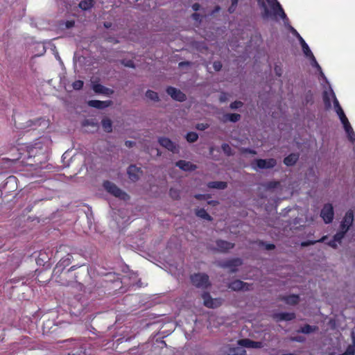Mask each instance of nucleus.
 Returning <instances> with one entry per match:
<instances>
[{
	"mask_svg": "<svg viewBox=\"0 0 355 355\" xmlns=\"http://www.w3.org/2000/svg\"><path fill=\"white\" fill-rule=\"evenodd\" d=\"M258 3L261 8L263 18L279 16L284 20V25L288 30L298 40L300 39L301 36L297 31L289 24L286 15L277 0H258Z\"/></svg>",
	"mask_w": 355,
	"mask_h": 355,
	"instance_id": "1",
	"label": "nucleus"
},
{
	"mask_svg": "<svg viewBox=\"0 0 355 355\" xmlns=\"http://www.w3.org/2000/svg\"><path fill=\"white\" fill-rule=\"evenodd\" d=\"M50 140L47 137L40 138L31 147L28 153L30 156L35 157L37 155H45L50 144Z\"/></svg>",
	"mask_w": 355,
	"mask_h": 355,
	"instance_id": "2",
	"label": "nucleus"
},
{
	"mask_svg": "<svg viewBox=\"0 0 355 355\" xmlns=\"http://www.w3.org/2000/svg\"><path fill=\"white\" fill-rule=\"evenodd\" d=\"M277 161L273 158L257 159L252 162L251 166L254 170L257 171L258 169H270L275 167Z\"/></svg>",
	"mask_w": 355,
	"mask_h": 355,
	"instance_id": "3",
	"label": "nucleus"
},
{
	"mask_svg": "<svg viewBox=\"0 0 355 355\" xmlns=\"http://www.w3.org/2000/svg\"><path fill=\"white\" fill-rule=\"evenodd\" d=\"M103 187L107 192L112 194L115 197H117L124 200L128 198V195L125 192H123L117 186H116L114 183L111 182H105L103 184Z\"/></svg>",
	"mask_w": 355,
	"mask_h": 355,
	"instance_id": "4",
	"label": "nucleus"
},
{
	"mask_svg": "<svg viewBox=\"0 0 355 355\" xmlns=\"http://www.w3.org/2000/svg\"><path fill=\"white\" fill-rule=\"evenodd\" d=\"M193 284L200 288H206L209 286V277L205 274H195L191 277Z\"/></svg>",
	"mask_w": 355,
	"mask_h": 355,
	"instance_id": "5",
	"label": "nucleus"
},
{
	"mask_svg": "<svg viewBox=\"0 0 355 355\" xmlns=\"http://www.w3.org/2000/svg\"><path fill=\"white\" fill-rule=\"evenodd\" d=\"M320 216L327 224L332 222L334 216V211L331 204L327 203L324 205L320 212Z\"/></svg>",
	"mask_w": 355,
	"mask_h": 355,
	"instance_id": "6",
	"label": "nucleus"
},
{
	"mask_svg": "<svg viewBox=\"0 0 355 355\" xmlns=\"http://www.w3.org/2000/svg\"><path fill=\"white\" fill-rule=\"evenodd\" d=\"M203 304L207 308L214 309L222 304L223 300L220 298H212L207 293L202 295Z\"/></svg>",
	"mask_w": 355,
	"mask_h": 355,
	"instance_id": "7",
	"label": "nucleus"
},
{
	"mask_svg": "<svg viewBox=\"0 0 355 355\" xmlns=\"http://www.w3.org/2000/svg\"><path fill=\"white\" fill-rule=\"evenodd\" d=\"M335 98H336L335 93L329 86V90H324L322 93V99L326 110L331 108V99L334 103Z\"/></svg>",
	"mask_w": 355,
	"mask_h": 355,
	"instance_id": "8",
	"label": "nucleus"
},
{
	"mask_svg": "<svg viewBox=\"0 0 355 355\" xmlns=\"http://www.w3.org/2000/svg\"><path fill=\"white\" fill-rule=\"evenodd\" d=\"M354 221V213L352 210L347 211L341 221L340 227L347 232Z\"/></svg>",
	"mask_w": 355,
	"mask_h": 355,
	"instance_id": "9",
	"label": "nucleus"
},
{
	"mask_svg": "<svg viewBox=\"0 0 355 355\" xmlns=\"http://www.w3.org/2000/svg\"><path fill=\"white\" fill-rule=\"evenodd\" d=\"M49 125V121L44 119H39L36 121H28L26 122V125L24 127L26 128H32L33 129L36 128L37 126H42L41 129L46 128Z\"/></svg>",
	"mask_w": 355,
	"mask_h": 355,
	"instance_id": "10",
	"label": "nucleus"
},
{
	"mask_svg": "<svg viewBox=\"0 0 355 355\" xmlns=\"http://www.w3.org/2000/svg\"><path fill=\"white\" fill-rule=\"evenodd\" d=\"M238 344L241 347L252 349L261 348L263 346L261 342L253 341L248 338L239 340Z\"/></svg>",
	"mask_w": 355,
	"mask_h": 355,
	"instance_id": "11",
	"label": "nucleus"
},
{
	"mask_svg": "<svg viewBox=\"0 0 355 355\" xmlns=\"http://www.w3.org/2000/svg\"><path fill=\"white\" fill-rule=\"evenodd\" d=\"M167 94L171 96L172 98L178 101H183L185 100V95L180 90L169 87L166 89Z\"/></svg>",
	"mask_w": 355,
	"mask_h": 355,
	"instance_id": "12",
	"label": "nucleus"
},
{
	"mask_svg": "<svg viewBox=\"0 0 355 355\" xmlns=\"http://www.w3.org/2000/svg\"><path fill=\"white\" fill-rule=\"evenodd\" d=\"M159 143L161 146L166 148L168 150L175 153L178 151V147L175 143L171 141L169 139L166 137H161L159 139Z\"/></svg>",
	"mask_w": 355,
	"mask_h": 355,
	"instance_id": "13",
	"label": "nucleus"
},
{
	"mask_svg": "<svg viewBox=\"0 0 355 355\" xmlns=\"http://www.w3.org/2000/svg\"><path fill=\"white\" fill-rule=\"evenodd\" d=\"M250 285L241 280H235L230 284L229 288L234 291H248Z\"/></svg>",
	"mask_w": 355,
	"mask_h": 355,
	"instance_id": "14",
	"label": "nucleus"
},
{
	"mask_svg": "<svg viewBox=\"0 0 355 355\" xmlns=\"http://www.w3.org/2000/svg\"><path fill=\"white\" fill-rule=\"evenodd\" d=\"M128 173L129 178L132 181H136L139 179V176L141 174V171L139 168L137 167L135 165H132L129 166L128 169Z\"/></svg>",
	"mask_w": 355,
	"mask_h": 355,
	"instance_id": "15",
	"label": "nucleus"
},
{
	"mask_svg": "<svg viewBox=\"0 0 355 355\" xmlns=\"http://www.w3.org/2000/svg\"><path fill=\"white\" fill-rule=\"evenodd\" d=\"M313 67L317 69V71L319 73V80H323L325 83L329 85L327 78L325 76L324 73H323L321 67L319 65L315 58L312 53V68Z\"/></svg>",
	"mask_w": 355,
	"mask_h": 355,
	"instance_id": "16",
	"label": "nucleus"
},
{
	"mask_svg": "<svg viewBox=\"0 0 355 355\" xmlns=\"http://www.w3.org/2000/svg\"><path fill=\"white\" fill-rule=\"evenodd\" d=\"M112 104L110 101H98V100H91L88 102V105L90 107H96L98 109H103L110 106Z\"/></svg>",
	"mask_w": 355,
	"mask_h": 355,
	"instance_id": "17",
	"label": "nucleus"
},
{
	"mask_svg": "<svg viewBox=\"0 0 355 355\" xmlns=\"http://www.w3.org/2000/svg\"><path fill=\"white\" fill-rule=\"evenodd\" d=\"M176 166L183 171H191L196 168V166L191 164L190 162L185 160H180L176 163Z\"/></svg>",
	"mask_w": 355,
	"mask_h": 355,
	"instance_id": "18",
	"label": "nucleus"
},
{
	"mask_svg": "<svg viewBox=\"0 0 355 355\" xmlns=\"http://www.w3.org/2000/svg\"><path fill=\"white\" fill-rule=\"evenodd\" d=\"M334 105L335 111L337 113L338 116H339L340 121L343 122L345 120L347 121V119H348L347 118V116H346V115H345L343 108L341 107L337 98H335Z\"/></svg>",
	"mask_w": 355,
	"mask_h": 355,
	"instance_id": "19",
	"label": "nucleus"
},
{
	"mask_svg": "<svg viewBox=\"0 0 355 355\" xmlns=\"http://www.w3.org/2000/svg\"><path fill=\"white\" fill-rule=\"evenodd\" d=\"M234 247V244L225 241H217V250L220 252H226Z\"/></svg>",
	"mask_w": 355,
	"mask_h": 355,
	"instance_id": "20",
	"label": "nucleus"
},
{
	"mask_svg": "<svg viewBox=\"0 0 355 355\" xmlns=\"http://www.w3.org/2000/svg\"><path fill=\"white\" fill-rule=\"evenodd\" d=\"M93 90L96 92V93H98V94H112L113 93V91L108 89V88H106L104 86H103L102 85H100V84H95L93 85Z\"/></svg>",
	"mask_w": 355,
	"mask_h": 355,
	"instance_id": "21",
	"label": "nucleus"
},
{
	"mask_svg": "<svg viewBox=\"0 0 355 355\" xmlns=\"http://www.w3.org/2000/svg\"><path fill=\"white\" fill-rule=\"evenodd\" d=\"M242 261L240 259H234L228 261L225 266L230 268L231 272H235L236 270V267L241 266Z\"/></svg>",
	"mask_w": 355,
	"mask_h": 355,
	"instance_id": "22",
	"label": "nucleus"
},
{
	"mask_svg": "<svg viewBox=\"0 0 355 355\" xmlns=\"http://www.w3.org/2000/svg\"><path fill=\"white\" fill-rule=\"evenodd\" d=\"M298 159V155L296 154H291L286 157H285L284 160V163L286 166H293Z\"/></svg>",
	"mask_w": 355,
	"mask_h": 355,
	"instance_id": "23",
	"label": "nucleus"
},
{
	"mask_svg": "<svg viewBox=\"0 0 355 355\" xmlns=\"http://www.w3.org/2000/svg\"><path fill=\"white\" fill-rule=\"evenodd\" d=\"M102 126L103 130L107 132H110L112 130V123L110 119L105 118L102 120Z\"/></svg>",
	"mask_w": 355,
	"mask_h": 355,
	"instance_id": "24",
	"label": "nucleus"
},
{
	"mask_svg": "<svg viewBox=\"0 0 355 355\" xmlns=\"http://www.w3.org/2000/svg\"><path fill=\"white\" fill-rule=\"evenodd\" d=\"M208 187L213 189H224L227 187V183L225 182H210L208 183Z\"/></svg>",
	"mask_w": 355,
	"mask_h": 355,
	"instance_id": "25",
	"label": "nucleus"
},
{
	"mask_svg": "<svg viewBox=\"0 0 355 355\" xmlns=\"http://www.w3.org/2000/svg\"><path fill=\"white\" fill-rule=\"evenodd\" d=\"M240 118H241V116L239 114H227L224 115L223 121H230L232 122H236L240 119Z\"/></svg>",
	"mask_w": 355,
	"mask_h": 355,
	"instance_id": "26",
	"label": "nucleus"
},
{
	"mask_svg": "<svg viewBox=\"0 0 355 355\" xmlns=\"http://www.w3.org/2000/svg\"><path fill=\"white\" fill-rule=\"evenodd\" d=\"M93 6V0H83L79 3V7L83 10H87Z\"/></svg>",
	"mask_w": 355,
	"mask_h": 355,
	"instance_id": "27",
	"label": "nucleus"
},
{
	"mask_svg": "<svg viewBox=\"0 0 355 355\" xmlns=\"http://www.w3.org/2000/svg\"><path fill=\"white\" fill-rule=\"evenodd\" d=\"M295 317L292 313H281L277 315V318L279 320H291Z\"/></svg>",
	"mask_w": 355,
	"mask_h": 355,
	"instance_id": "28",
	"label": "nucleus"
},
{
	"mask_svg": "<svg viewBox=\"0 0 355 355\" xmlns=\"http://www.w3.org/2000/svg\"><path fill=\"white\" fill-rule=\"evenodd\" d=\"M284 300H285L286 304H295L299 301V297H298V295H289V296L286 297L284 298Z\"/></svg>",
	"mask_w": 355,
	"mask_h": 355,
	"instance_id": "29",
	"label": "nucleus"
},
{
	"mask_svg": "<svg viewBox=\"0 0 355 355\" xmlns=\"http://www.w3.org/2000/svg\"><path fill=\"white\" fill-rule=\"evenodd\" d=\"M196 215L203 219L211 220V216L207 213L204 209H200L196 211Z\"/></svg>",
	"mask_w": 355,
	"mask_h": 355,
	"instance_id": "30",
	"label": "nucleus"
},
{
	"mask_svg": "<svg viewBox=\"0 0 355 355\" xmlns=\"http://www.w3.org/2000/svg\"><path fill=\"white\" fill-rule=\"evenodd\" d=\"M347 232L345 230L340 229L338 232H336V234L334 236V238L336 241L338 242L340 244L341 243L342 239L344 238L345 235L346 234Z\"/></svg>",
	"mask_w": 355,
	"mask_h": 355,
	"instance_id": "31",
	"label": "nucleus"
},
{
	"mask_svg": "<svg viewBox=\"0 0 355 355\" xmlns=\"http://www.w3.org/2000/svg\"><path fill=\"white\" fill-rule=\"evenodd\" d=\"M341 123H343L344 129L347 135H349V134L354 135V130H353L348 119H347V121L345 120Z\"/></svg>",
	"mask_w": 355,
	"mask_h": 355,
	"instance_id": "32",
	"label": "nucleus"
},
{
	"mask_svg": "<svg viewBox=\"0 0 355 355\" xmlns=\"http://www.w3.org/2000/svg\"><path fill=\"white\" fill-rule=\"evenodd\" d=\"M298 40L302 46V50H303L304 54L306 56H308L309 52V45L305 42V41L304 40V39L302 37H300V39Z\"/></svg>",
	"mask_w": 355,
	"mask_h": 355,
	"instance_id": "33",
	"label": "nucleus"
},
{
	"mask_svg": "<svg viewBox=\"0 0 355 355\" xmlns=\"http://www.w3.org/2000/svg\"><path fill=\"white\" fill-rule=\"evenodd\" d=\"M146 96L148 98L154 101H157L159 100L158 94L152 90H148L146 93Z\"/></svg>",
	"mask_w": 355,
	"mask_h": 355,
	"instance_id": "34",
	"label": "nucleus"
},
{
	"mask_svg": "<svg viewBox=\"0 0 355 355\" xmlns=\"http://www.w3.org/2000/svg\"><path fill=\"white\" fill-rule=\"evenodd\" d=\"M198 134L194 132H189V133H187V135L186 136V139H187V141H189V142H194L198 139Z\"/></svg>",
	"mask_w": 355,
	"mask_h": 355,
	"instance_id": "35",
	"label": "nucleus"
},
{
	"mask_svg": "<svg viewBox=\"0 0 355 355\" xmlns=\"http://www.w3.org/2000/svg\"><path fill=\"white\" fill-rule=\"evenodd\" d=\"M83 126H87L90 125L92 126L94 130H96L98 128V124L97 123L93 121L92 120H85L83 123Z\"/></svg>",
	"mask_w": 355,
	"mask_h": 355,
	"instance_id": "36",
	"label": "nucleus"
},
{
	"mask_svg": "<svg viewBox=\"0 0 355 355\" xmlns=\"http://www.w3.org/2000/svg\"><path fill=\"white\" fill-rule=\"evenodd\" d=\"M355 348L353 345H349L345 352L342 355H354Z\"/></svg>",
	"mask_w": 355,
	"mask_h": 355,
	"instance_id": "37",
	"label": "nucleus"
},
{
	"mask_svg": "<svg viewBox=\"0 0 355 355\" xmlns=\"http://www.w3.org/2000/svg\"><path fill=\"white\" fill-rule=\"evenodd\" d=\"M222 149L224 151V153H226L227 155H230L232 154V148L228 144H223Z\"/></svg>",
	"mask_w": 355,
	"mask_h": 355,
	"instance_id": "38",
	"label": "nucleus"
},
{
	"mask_svg": "<svg viewBox=\"0 0 355 355\" xmlns=\"http://www.w3.org/2000/svg\"><path fill=\"white\" fill-rule=\"evenodd\" d=\"M83 86V81L76 80L73 83V87L74 89H80Z\"/></svg>",
	"mask_w": 355,
	"mask_h": 355,
	"instance_id": "39",
	"label": "nucleus"
},
{
	"mask_svg": "<svg viewBox=\"0 0 355 355\" xmlns=\"http://www.w3.org/2000/svg\"><path fill=\"white\" fill-rule=\"evenodd\" d=\"M231 1H232V5L230 6L229 10H228L230 13L233 12L235 10L239 0H231Z\"/></svg>",
	"mask_w": 355,
	"mask_h": 355,
	"instance_id": "40",
	"label": "nucleus"
},
{
	"mask_svg": "<svg viewBox=\"0 0 355 355\" xmlns=\"http://www.w3.org/2000/svg\"><path fill=\"white\" fill-rule=\"evenodd\" d=\"M243 103L241 101H234L230 104L231 109H237L242 106Z\"/></svg>",
	"mask_w": 355,
	"mask_h": 355,
	"instance_id": "41",
	"label": "nucleus"
},
{
	"mask_svg": "<svg viewBox=\"0 0 355 355\" xmlns=\"http://www.w3.org/2000/svg\"><path fill=\"white\" fill-rule=\"evenodd\" d=\"M170 196L173 198H178L179 197V193H178V191L176 190V189H171L170 190Z\"/></svg>",
	"mask_w": 355,
	"mask_h": 355,
	"instance_id": "42",
	"label": "nucleus"
},
{
	"mask_svg": "<svg viewBox=\"0 0 355 355\" xmlns=\"http://www.w3.org/2000/svg\"><path fill=\"white\" fill-rule=\"evenodd\" d=\"M327 243L329 246L332 247L333 248H336L338 242L336 241L335 239L333 237V239L331 241H329Z\"/></svg>",
	"mask_w": 355,
	"mask_h": 355,
	"instance_id": "43",
	"label": "nucleus"
},
{
	"mask_svg": "<svg viewBox=\"0 0 355 355\" xmlns=\"http://www.w3.org/2000/svg\"><path fill=\"white\" fill-rule=\"evenodd\" d=\"M213 67L216 71H219L222 68V64L220 62H214Z\"/></svg>",
	"mask_w": 355,
	"mask_h": 355,
	"instance_id": "44",
	"label": "nucleus"
},
{
	"mask_svg": "<svg viewBox=\"0 0 355 355\" xmlns=\"http://www.w3.org/2000/svg\"><path fill=\"white\" fill-rule=\"evenodd\" d=\"M275 71L276 75L278 76H281L283 73L282 69L279 66H275Z\"/></svg>",
	"mask_w": 355,
	"mask_h": 355,
	"instance_id": "45",
	"label": "nucleus"
},
{
	"mask_svg": "<svg viewBox=\"0 0 355 355\" xmlns=\"http://www.w3.org/2000/svg\"><path fill=\"white\" fill-rule=\"evenodd\" d=\"M207 128H208V125L205 124V123H198L196 125V128L198 130H204L207 129Z\"/></svg>",
	"mask_w": 355,
	"mask_h": 355,
	"instance_id": "46",
	"label": "nucleus"
},
{
	"mask_svg": "<svg viewBox=\"0 0 355 355\" xmlns=\"http://www.w3.org/2000/svg\"><path fill=\"white\" fill-rule=\"evenodd\" d=\"M238 351L237 352H235V351H231L229 354V355H240V354H242L243 352H244L242 349L241 348H239L237 349Z\"/></svg>",
	"mask_w": 355,
	"mask_h": 355,
	"instance_id": "47",
	"label": "nucleus"
},
{
	"mask_svg": "<svg viewBox=\"0 0 355 355\" xmlns=\"http://www.w3.org/2000/svg\"><path fill=\"white\" fill-rule=\"evenodd\" d=\"M123 64L125 66V67H135V65L133 64V62L131 61V60H128L127 62H123Z\"/></svg>",
	"mask_w": 355,
	"mask_h": 355,
	"instance_id": "48",
	"label": "nucleus"
},
{
	"mask_svg": "<svg viewBox=\"0 0 355 355\" xmlns=\"http://www.w3.org/2000/svg\"><path fill=\"white\" fill-rule=\"evenodd\" d=\"M302 332L304 333H309L311 332V326L310 325H306L303 329H302Z\"/></svg>",
	"mask_w": 355,
	"mask_h": 355,
	"instance_id": "49",
	"label": "nucleus"
},
{
	"mask_svg": "<svg viewBox=\"0 0 355 355\" xmlns=\"http://www.w3.org/2000/svg\"><path fill=\"white\" fill-rule=\"evenodd\" d=\"M73 25H74V21H69L66 23V26L67 28H71V27L73 26Z\"/></svg>",
	"mask_w": 355,
	"mask_h": 355,
	"instance_id": "50",
	"label": "nucleus"
},
{
	"mask_svg": "<svg viewBox=\"0 0 355 355\" xmlns=\"http://www.w3.org/2000/svg\"><path fill=\"white\" fill-rule=\"evenodd\" d=\"M192 8L193 10L195 11H197L199 10L200 8V5L198 3H194L193 6H192Z\"/></svg>",
	"mask_w": 355,
	"mask_h": 355,
	"instance_id": "51",
	"label": "nucleus"
},
{
	"mask_svg": "<svg viewBox=\"0 0 355 355\" xmlns=\"http://www.w3.org/2000/svg\"><path fill=\"white\" fill-rule=\"evenodd\" d=\"M347 136L350 141H355V134L354 133V135H352V134L347 135Z\"/></svg>",
	"mask_w": 355,
	"mask_h": 355,
	"instance_id": "52",
	"label": "nucleus"
},
{
	"mask_svg": "<svg viewBox=\"0 0 355 355\" xmlns=\"http://www.w3.org/2000/svg\"><path fill=\"white\" fill-rule=\"evenodd\" d=\"M133 144H134V142L132 141H125V146H128V147H132Z\"/></svg>",
	"mask_w": 355,
	"mask_h": 355,
	"instance_id": "53",
	"label": "nucleus"
},
{
	"mask_svg": "<svg viewBox=\"0 0 355 355\" xmlns=\"http://www.w3.org/2000/svg\"><path fill=\"white\" fill-rule=\"evenodd\" d=\"M192 17H193V19L198 21L199 19L200 15L197 13H194L192 15Z\"/></svg>",
	"mask_w": 355,
	"mask_h": 355,
	"instance_id": "54",
	"label": "nucleus"
},
{
	"mask_svg": "<svg viewBox=\"0 0 355 355\" xmlns=\"http://www.w3.org/2000/svg\"><path fill=\"white\" fill-rule=\"evenodd\" d=\"M274 248H275V245H272V244H268V245H266V249H267V250H272V249H273Z\"/></svg>",
	"mask_w": 355,
	"mask_h": 355,
	"instance_id": "55",
	"label": "nucleus"
},
{
	"mask_svg": "<svg viewBox=\"0 0 355 355\" xmlns=\"http://www.w3.org/2000/svg\"><path fill=\"white\" fill-rule=\"evenodd\" d=\"M277 183V182H272L270 183V187H275Z\"/></svg>",
	"mask_w": 355,
	"mask_h": 355,
	"instance_id": "56",
	"label": "nucleus"
},
{
	"mask_svg": "<svg viewBox=\"0 0 355 355\" xmlns=\"http://www.w3.org/2000/svg\"><path fill=\"white\" fill-rule=\"evenodd\" d=\"M316 329H317V327L315 326H312V329H311L312 333L314 332Z\"/></svg>",
	"mask_w": 355,
	"mask_h": 355,
	"instance_id": "57",
	"label": "nucleus"
},
{
	"mask_svg": "<svg viewBox=\"0 0 355 355\" xmlns=\"http://www.w3.org/2000/svg\"><path fill=\"white\" fill-rule=\"evenodd\" d=\"M55 57L58 60H60V58L58 54L55 55Z\"/></svg>",
	"mask_w": 355,
	"mask_h": 355,
	"instance_id": "58",
	"label": "nucleus"
},
{
	"mask_svg": "<svg viewBox=\"0 0 355 355\" xmlns=\"http://www.w3.org/2000/svg\"><path fill=\"white\" fill-rule=\"evenodd\" d=\"M220 101H225V98H223V96L220 97Z\"/></svg>",
	"mask_w": 355,
	"mask_h": 355,
	"instance_id": "59",
	"label": "nucleus"
},
{
	"mask_svg": "<svg viewBox=\"0 0 355 355\" xmlns=\"http://www.w3.org/2000/svg\"><path fill=\"white\" fill-rule=\"evenodd\" d=\"M250 153H252V154H255V152H254V151H253V150H250Z\"/></svg>",
	"mask_w": 355,
	"mask_h": 355,
	"instance_id": "60",
	"label": "nucleus"
},
{
	"mask_svg": "<svg viewBox=\"0 0 355 355\" xmlns=\"http://www.w3.org/2000/svg\"><path fill=\"white\" fill-rule=\"evenodd\" d=\"M307 244H308V243H302V245H307Z\"/></svg>",
	"mask_w": 355,
	"mask_h": 355,
	"instance_id": "61",
	"label": "nucleus"
},
{
	"mask_svg": "<svg viewBox=\"0 0 355 355\" xmlns=\"http://www.w3.org/2000/svg\"><path fill=\"white\" fill-rule=\"evenodd\" d=\"M182 64H184V62H180V65H182Z\"/></svg>",
	"mask_w": 355,
	"mask_h": 355,
	"instance_id": "62",
	"label": "nucleus"
}]
</instances>
